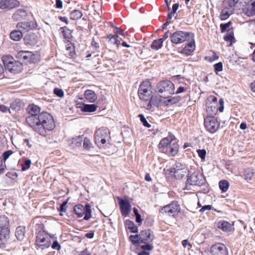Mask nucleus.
<instances>
[{
  "mask_svg": "<svg viewBox=\"0 0 255 255\" xmlns=\"http://www.w3.org/2000/svg\"><path fill=\"white\" fill-rule=\"evenodd\" d=\"M33 117L29 119L27 124L34 131L42 136H46L47 130H52L55 127L53 117L47 112H41Z\"/></svg>",
  "mask_w": 255,
  "mask_h": 255,
  "instance_id": "f257e3e1",
  "label": "nucleus"
},
{
  "mask_svg": "<svg viewBox=\"0 0 255 255\" xmlns=\"http://www.w3.org/2000/svg\"><path fill=\"white\" fill-rule=\"evenodd\" d=\"M175 137L172 133L162 139L159 144V148L161 152L169 156H175L179 151V146L177 142H173Z\"/></svg>",
  "mask_w": 255,
  "mask_h": 255,
  "instance_id": "f03ea898",
  "label": "nucleus"
},
{
  "mask_svg": "<svg viewBox=\"0 0 255 255\" xmlns=\"http://www.w3.org/2000/svg\"><path fill=\"white\" fill-rule=\"evenodd\" d=\"M1 60L6 70L11 73L16 74L20 72L23 69L22 64L14 60L10 55H4Z\"/></svg>",
  "mask_w": 255,
  "mask_h": 255,
  "instance_id": "7ed1b4c3",
  "label": "nucleus"
},
{
  "mask_svg": "<svg viewBox=\"0 0 255 255\" xmlns=\"http://www.w3.org/2000/svg\"><path fill=\"white\" fill-rule=\"evenodd\" d=\"M9 222L5 216H0V248H3L9 238Z\"/></svg>",
  "mask_w": 255,
  "mask_h": 255,
  "instance_id": "20e7f679",
  "label": "nucleus"
},
{
  "mask_svg": "<svg viewBox=\"0 0 255 255\" xmlns=\"http://www.w3.org/2000/svg\"><path fill=\"white\" fill-rule=\"evenodd\" d=\"M166 173L173 174L177 179H181L189 173V170L185 165L176 163L172 168L167 169Z\"/></svg>",
  "mask_w": 255,
  "mask_h": 255,
  "instance_id": "39448f33",
  "label": "nucleus"
},
{
  "mask_svg": "<svg viewBox=\"0 0 255 255\" xmlns=\"http://www.w3.org/2000/svg\"><path fill=\"white\" fill-rule=\"evenodd\" d=\"M73 211L78 218H81L84 215L85 220H89L92 217L91 207L89 203L86 204L85 206L76 205L74 207Z\"/></svg>",
  "mask_w": 255,
  "mask_h": 255,
  "instance_id": "423d86ee",
  "label": "nucleus"
},
{
  "mask_svg": "<svg viewBox=\"0 0 255 255\" xmlns=\"http://www.w3.org/2000/svg\"><path fill=\"white\" fill-rule=\"evenodd\" d=\"M109 136V130L106 128L102 127L95 132V143L99 147H101L106 142V140Z\"/></svg>",
  "mask_w": 255,
  "mask_h": 255,
  "instance_id": "0eeeda50",
  "label": "nucleus"
},
{
  "mask_svg": "<svg viewBox=\"0 0 255 255\" xmlns=\"http://www.w3.org/2000/svg\"><path fill=\"white\" fill-rule=\"evenodd\" d=\"M206 179L203 174L198 172H193L188 177L186 181V187L191 185L201 186L205 184Z\"/></svg>",
  "mask_w": 255,
  "mask_h": 255,
  "instance_id": "6e6552de",
  "label": "nucleus"
},
{
  "mask_svg": "<svg viewBox=\"0 0 255 255\" xmlns=\"http://www.w3.org/2000/svg\"><path fill=\"white\" fill-rule=\"evenodd\" d=\"M193 37V34L189 32L177 31L173 33L170 36L171 41L174 44L181 43L185 41L189 40L190 35Z\"/></svg>",
  "mask_w": 255,
  "mask_h": 255,
  "instance_id": "1a4fd4ad",
  "label": "nucleus"
},
{
  "mask_svg": "<svg viewBox=\"0 0 255 255\" xmlns=\"http://www.w3.org/2000/svg\"><path fill=\"white\" fill-rule=\"evenodd\" d=\"M220 123L217 119L213 116L207 117L204 119V126L206 130L211 133L216 132L220 127Z\"/></svg>",
  "mask_w": 255,
  "mask_h": 255,
  "instance_id": "9d476101",
  "label": "nucleus"
},
{
  "mask_svg": "<svg viewBox=\"0 0 255 255\" xmlns=\"http://www.w3.org/2000/svg\"><path fill=\"white\" fill-rule=\"evenodd\" d=\"M156 89L159 93H165L167 94L174 93V85L169 80H163L159 82L156 86Z\"/></svg>",
  "mask_w": 255,
  "mask_h": 255,
  "instance_id": "9b49d317",
  "label": "nucleus"
},
{
  "mask_svg": "<svg viewBox=\"0 0 255 255\" xmlns=\"http://www.w3.org/2000/svg\"><path fill=\"white\" fill-rule=\"evenodd\" d=\"M36 244L42 249H46L50 247V241L47 237L44 231H39L37 233L35 241Z\"/></svg>",
  "mask_w": 255,
  "mask_h": 255,
  "instance_id": "f8f14e48",
  "label": "nucleus"
},
{
  "mask_svg": "<svg viewBox=\"0 0 255 255\" xmlns=\"http://www.w3.org/2000/svg\"><path fill=\"white\" fill-rule=\"evenodd\" d=\"M138 94L139 98L143 101H148L151 95V91L148 82H143L138 88Z\"/></svg>",
  "mask_w": 255,
  "mask_h": 255,
  "instance_id": "ddd939ff",
  "label": "nucleus"
},
{
  "mask_svg": "<svg viewBox=\"0 0 255 255\" xmlns=\"http://www.w3.org/2000/svg\"><path fill=\"white\" fill-rule=\"evenodd\" d=\"M180 208L177 202L173 201L171 204L165 206L161 209L162 214H166L169 216L175 217L180 212Z\"/></svg>",
  "mask_w": 255,
  "mask_h": 255,
  "instance_id": "4468645a",
  "label": "nucleus"
},
{
  "mask_svg": "<svg viewBox=\"0 0 255 255\" xmlns=\"http://www.w3.org/2000/svg\"><path fill=\"white\" fill-rule=\"evenodd\" d=\"M117 199L122 215L124 217L128 216L131 211V205L129 201L119 197H117Z\"/></svg>",
  "mask_w": 255,
  "mask_h": 255,
  "instance_id": "2eb2a0df",
  "label": "nucleus"
},
{
  "mask_svg": "<svg viewBox=\"0 0 255 255\" xmlns=\"http://www.w3.org/2000/svg\"><path fill=\"white\" fill-rule=\"evenodd\" d=\"M211 255H228V251L226 246L222 243H217L210 248Z\"/></svg>",
  "mask_w": 255,
  "mask_h": 255,
  "instance_id": "dca6fc26",
  "label": "nucleus"
},
{
  "mask_svg": "<svg viewBox=\"0 0 255 255\" xmlns=\"http://www.w3.org/2000/svg\"><path fill=\"white\" fill-rule=\"evenodd\" d=\"M37 23L35 20L19 22L16 24V28L22 32H26L37 28Z\"/></svg>",
  "mask_w": 255,
  "mask_h": 255,
  "instance_id": "f3484780",
  "label": "nucleus"
},
{
  "mask_svg": "<svg viewBox=\"0 0 255 255\" xmlns=\"http://www.w3.org/2000/svg\"><path fill=\"white\" fill-rule=\"evenodd\" d=\"M139 244L151 242L155 238L153 232L148 229L141 231L138 234Z\"/></svg>",
  "mask_w": 255,
  "mask_h": 255,
  "instance_id": "a211bd4d",
  "label": "nucleus"
},
{
  "mask_svg": "<svg viewBox=\"0 0 255 255\" xmlns=\"http://www.w3.org/2000/svg\"><path fill=\"white\" fill-rule=\"evenodd\" d=\"M20 2L17 0H0V8L10 10L17 7Z\"/></svg>",
  "mask_w": 255,
  "mask_h": 255,
  "instance_id": "6ab92c4d",
  "label": "nucleus"
},
{
  "mask_svg": "<svg viewBox=\"0 0 255 255\" xmlns=\"http://www.w3.org/2000/svg\"><path fill=\"white\" fill-rule=\"evenodd\" d=\"M27 112L29 114V116H27L26 118V122L27 123L29 122V119L33 118V117H36L38 115V114H40V108L35 105H29L27 109Z\"/></svg>",
  "mask_w": 255,
  "mask_h": 255,
  "instance_id": "aec40b11",
  "label": "nucleus"
},
{
  "mask_svg": "<svg viewBox=\"0 0 255 255\" xmlns=\"http://www.w3.org/2000/svg\"><path fill=\"white\" fill-rule=\"evenodd\" d=\"M28 12L25 8H19L12 14V18L14 21H21L24 19L27 16Z\"/></svg>",
  "mask_w": 255,
  "mask_h": 255,
  "instance_id": "412c9836",
  "label": "nucleus"
},
{
  "mask_svg": "<svg viewBox=\"0 0 255 255\" xmlns=\"http://www.w3.org/2000/svg\"><path fill=\"white\" fill-rule=\"evenodd\" d=\"M23 40L26 45H33L37 43L38 38L35 33L32 32L26 34Z\"/></svg>",
  "mask_w": 255,
  "mask_h": 255,
  "instance_id": "4be33fe9",
  "label": "nucleus"
},
{
  "mask_svg": "<svg viewBox=\"0 0 255 255\" xmlns=\"http://www.w3.org/2000/svg\"><path fill=\"white\" fill-rule=\"evenodd\" d=\"M195 42L191 41L182 49L181 53L186 56L192 55L195 50Z\"/></svg>",
  "mask_w": 255,
  "mask_h": 255,
  "instance_id": "5701e85b",
  "label": "nucleus"
},
{
  "mask_svg": "<svg viewBox=\"0 0 255 255\" xmlns=\"http://www.w3.org/2000/svg\"><path fill=\"white\" fill-rule=\"evenodd\" d=\"M85 99L90 103H93L97 99V95L94 91L91 90H86L84 93Z\"/></svg>",
  "mask_w": 255,
  "mask_h": 255,
  "instance_id": "b1692460",
  "label": "nucleus"
},
{
  "mask_svg": "<svg viewBox=\"0 0 255 255\" xmlns=\"http://www.w3.org/2000/svg\"><path fill=\"white\" fill-rule=\"evenodd\" d=\"M25 228L24 226H19L15 230V237L19 241H22L25 237Z\"/></svg>",
  "mask_w": 255,
  "mask_h": 255,
  "instance_id": "393cba45",
  "label": "nucleus"
},
{
  "mask_svg": "<svg viewBox=\"0 0 255 255\" xmlns=\"http://www.w3.org/2000/svg\"><path fill=\"white\" fill-rule=\"evenodd\" d=\"M23 106V103L19 99H16L10 105L11 110L15 112L20 111Z\"/></svg>",
  "mask_w": 255,
  "mask_h": 255,
  "instance_id": "a878e982",
  "label": "nucleus"
},
{
  "mask_svg": "<svg viewBox=\"0 0 255 255\" xmlns=\"http://www.w3.org/2000/svg\"><path fill=\"white\" fill-rule=\"evenodd\" d=\"M149 101L147 104V109H151L152 106L158 107L160 103V100L156 96H151L149 97Z\"/></svg>",
  "mask_w": 255,
  "mask_h": 255,
  "instance_id": "bb28decb",
  "label": "nucleus"
},
{
  "mask_svg": "<svg viewBox=\"0 0 255 255\" xmlns=\"http://www.w3.org/2000/svg\"><path fill=\"white\" fill-rule=\"evenodd\" d=\"M224 39L226 41L230 42V46H232L233 43L235 42V38L234 36V33L232 30L230 29L227 30V34L224 36Z\"/></svg>",
  "mask_w": 255,
  "mask_h": 255,
  "instance_id": "cd10ccee",
  "label": "nucleus"
},
{
  "mask_svg": "<svg viewBox=\"0 0 255 255\" xmlns=\"http://www.w3.org/2000/svg\"><path fill=\"white\" fill-rule=\"evenodd\" d=\"M22 32L19 29L13 30L10 34V38L15 41L20 40L22 38Z\"/></svg>",
  "mask_w": 255,
  "mask_h": 255,
  "instance_id": "c85d7f7f",
  "label": "nucleus"
},
{
  "mask_svg": "<svg viewBox=\"0 0 255 255\" xmlns=\"http://www.w3.org/2000/svg\"><path fill=\"white\" fill-rule=\"evenodd\" d=\"M125 226L130 232L133 233H137L138 232L137 227L135 225L133 222L129 220H127L125 221Z\"/></svg>",
  "mask_w": 255,
  "mask_h": 255,
  "instance_id": "c756f323",
  "label": "nucleus"
},
{
  "mask_svg": "<svg viewBox=\"0 0 255 255\" xmlns=\"http://www.w3.org/2000/svg\"><path fill=\"white\" fill-rule=\"evenodd\" d=\"M97 108V106L95 104H83L81 107V109L84 112H95Z\"/></svg>",
  "mask_w": 255,
  "mask_h": 255,
  "instance_id": "7c9ffc66",
  "label": "nucleus"
},
{
  "mask_svg": "<svg viewBox=\"0 0 255 255\" xmlns=\"http://www.w3.org/2000/svg\"><path fill=\"white\" fill-rule=\"evenodd\" d=\"M83 137V135H79L72 137L70 140V143L73 147L75 146H79L81 144Z\"/></svg>",
  "mask_w": 255,
  "mask_h": 255,
  "instance_id": "2f4dec72",
  "label": "nucleus"
},
{
  "mask_svg": "<svg viewBox=\"0 0 255 255\" xmlns=\"http://www.w3.org/2000/svg\"><path fill=\"white\" fill-rule=\"evenodd\" d=\"M217 227L224 232L230 231L231 228L230 224L226 221H220L218 223Z\"/></svg>",
  "mask_w": 255,
  "mask_h": 255,
  "instance_id": "473e14b6",
  "label": "nucleus"
},
{
  "mask_svg": "<svg viewBox=\"0 0 255 255\" xmlns=\"http://www.w3.org/2000/svg\"><path fill=\"white\" fill-rule=\"evenodd\" d=\"M206 111L210 115H215L218 111L217 107L212 105V103H206Z\"/></svg>",
  "mask_w": 255,
  "mask_h": 255,
  "instance_id": "72a5a7b5",
  "label": "nucleus"
},
{
  "mask_svg": "<svg viewBox=\"0 0 255 255\" xmlns=\"http://www.w3.org/2000/svg\"><path fill=\"white\" fill-rule=\"evenodd\" d=\"M18 54L23 60H25L26 61L30 62L32 56L31 52L28 51H21Z\"/></svg>",
  "mask_w": 255,
  "mask_h": 255,
  "instance_id": "f704fd0d",
  "label": "nucleus"
},
{
  "mask_svg": "<svg viewBox=\"0 0 255 255\" xmlns=\"http://www.w3.org/2000/svg\"><path fill=\"white\" fill-rule=\"evenodd\" d=\"M163 42L161 39L154 40L151 44L150 47L152 50H158L162 46Z\"/></svg>",
  "mask_w": 255,
  "mask_h": 255,
  "instance_id": "c9c22d12",
  "label": "nucleus"
},
{
  "mask_svg": "<svg viewBox=\"0 0 255 255\" xmlns=\"http://www.w3.org/2000/svg\"><path fill=\"white\" fill-rule=\"evenodd\" d=\"M220 190L222 192H225L227 191L229 187V183L227 180H222L219 183Z\"/></svg>",
  "mask_w": 255,
  "mask_h": 255,
  "instance_id": "e433bc0d",
  "label": "nucleus"
},
{
  "mask_svg": "<svg viewBox=\"0 0 255 255\" xmlns=\"http://www.w3.org/2000/svg\"><path fill=\"white\" fill-rule=\"evenodd\" d=\"M82 16V13L79 10L75 9L70 14V17L71 19L77 20L80 18Z\"/></svg>",
  "mask_w": 255,
  "mask_h": 255,
  "instance_id": "4c0bfd02",
  "label": "nucleus"
},
{
  "mask_svg": "<svg viewBox=\"0 0 255 255\" xmlns=\"http://www.w3.org/2000/svg\"><path fill=\"white\" fill-rule=\"evenodd\" d=\"M181 100V97L178 96L171 97L166 101H165V104L166 105H172L179 102Z\"/></svg>",
  "mask_w": 255,
  "mask_h": 255,
  "instance_id": "58836bf2",
  "label": "nucleus"
},
{
  "mask_svg": "<svg viewBox=\"0 0 255 255\" xmlns=\"http://www.w3.org/2000/svg\"><path fill=\"white\" fill-rule=\"evenodd\" d=\"M254 173L253 172L252 170L250 169H248L245 170V179L247 181L251 180Z\"/></svg>",
  "mask_w": 255,
  "mask_h": 255,
  "instance_id": "ea45409f",
  "label": "nucleus"
},
{
  "mask_svg": "<svg viewBox=\"0 0 255 255\" xmlns=\"http://www.w3.org/2000/svg\"><path fill=\"white\" fill-rule=\"evenodd\" d=\"M230 15L231 14L229 13L227 9H223L221 12L220 17L222 20H224L227 19L230 16Z\"/></svg>",
  "mask_w": 255,
  "mask_h": 255,
  "instance_id": "a19ab883",
  "label": "nucleus"
},
{
  "mask_svg": "<svg viewBox=\"0 0 255 255\" xmlns=\"http://www.w3.org/2000/svg\"><path fill=\"white\" fill-rule=\"evenodd\" d=\"M31 164V161L29 159L26 158L24 160V162L23 164H22L21 166V170L22 171H25L27 169H29L30 167V165Z\"/></svg>",
  "mask_w": 255,
  "mask_h": 255,
  "instance_id": "79ce46f5",
  "label": "nucleus"
},
{
  "mask_svg": "<svg viewBox=\"0 0 255 255\" xmlns=\"http://www.w3.org/2000/svg\"><path fill=\"white\" fill-rule=\"evenodd\" d=\"M83 147L87 150L90 149L92 147L90 140L87 137H85L83 139Z\"/></svg>",
  "mask_w": 255,
  "mask_h": 255,
  "instance_id": "37998d69",
  "label": "nucleus"
},
{
  "mask_svg": "<svg viewBox=\"0 0 255 255\" xmlns=\"http://www.w3.org/2000/svg\"><path fill=\"white\" fill-rule=\"evenodd\" d=\"M60 29L61 30L62 36L65 39H68L70 38V31L69 29L65 27L60 28Z\"/></svg>",
  "mask_w": 255,
  "mask_h": 255,
  "instance_id": "c03bdc74",
  "label": "nucleus"
},
{
  "mask_svg": "<svg viewBox=\"0 0 255 255\" xmlns=\"http://www.w3.org/2000/svg\"><path fill=\"white\" fill-rule=\"evenodd\" d=\"M138 117L140 119V122L145 127L150 128L151 127V126L147 122L143 115L139 114L138 115Z\"/></svg>",
  "mask_w": 255,
  "mask_h": 255,
  "instance_id": "a18cd8bd",
  "label": "nucleus"
},
{
  "mask_svg": "<svg viewBox=\"0 0 255 255\" xmlns=\"http://www.w3.org/2000/svg\"><path fill=\"white\" fill-rule=\"evenodd\" d=\"M214 71L216 74L223 70V64L221 62H218L214 65Z\"/></svg>",
  "mask_w": 255,
  "mask_h": 255,
  "instance_id": "49530a36",
  "label": "nucleus"
},
{
  "mask_svg": "<svg viewBox=\"0 0 255 255\" xmlns=\"http://www.w3.org/2000/svg\"><path fill=\"white\" fill-rule=\"evenodd\" d=\"M149 243H144V245L140 246V248L145 251H151L153 249V246Z\"/></svg>",
  "mask_w": 255,
  "mask_h": 255,
  "instance_id": "de8ad7c7",
  "label": "nucleus"
},
{
  "mask_svg": "<svg viewBox=\"0 0 255 255\" xmlns=\"http://www.w3.org/2000/svg\"><path fill=\"white\" fill-rule=\"evenodd\" d=\"M129 240L133 244H139L138 235H130Z\"/></svg>",
  "mask_w": 255,
  "mask_h": 255,
  "instance_id": "09e8293b",
  "label": "nucleus"
},
{
  "mask_svg": "<svg viewBox=\"0 0 255 255\" xmlns=\"http://www.w3.org/2000/svg\"><path fill=\"white\" fill-rule=\"evenodd\" d=\"M197 152L202 160H205L206 155V151L205 149H198L197 150Z\"/></svg>",
  "mask_w": 255,
  "mask_h": 255,
  "instance_id": "8fccbe9b",
  "label": "nucleus"
},
{
  "mask_svg": "<svg viewBox=\"0 0 255 255\" xmlns=\"http://www.w3.org/2000/svg\"><path fill=\"white\" fill-rule=\"evenodd\" d=\"M231 24V21H229L226 23H221L220 25L221 32H225L230 27Z\"/></svg>",
  "mask_w": 255,
  "mask_h": 255,
  "instance_id": "3c124183",
  "label": "nucleus"
},
{
  "mask_svg": "<svg viewBox=\"0 0 255 255\" xmlns=\"http://www.w3.org/2000/svg\"><path fill=\"white\" fill-rule=\"evenodd\" d=\"M53 92L58 97L62 98L64 96V92L61 89L55 88L54 89Z\"/></svg>",
  "mask_w": 255,
  "mask_h": 255,
  "instance_id": "603ef678",
  "label": "nucleus"
},
{
  "mask_svg": "<svg viewBox=\"0 0 255 255\" xmlns=\"http://www.w3.org/2000/svg\"><path fill=\"white\" fill-rule=\"evenodd\" d=\"M67 204V200L65 201L62 202V203L60 205L59 208H58V210L60 212H64L65 213L67 211V206L66 205Z\"/></svg>",
  "mask_w": 255,
  "mask_h": 255,
  "instance_id": "864d4df0",
  "label": "nucleus"
},
{
  "mask_svg": "<svg viewBox=\"0 0 255 255\" xmlns=\"http://www.w3.org/2000/svg\"><path fill=\"white\" fill-rule=\"evenodd\" d=\"M12 153L13 152L11 150L4 151L2 155L3 160L6 161Z\"/></svg>",
  "mask_w": 255,
  "mask_h": 255,
  "instance_id": "5fc2aeb1",
  "label": "nucleus"
},
{
  "mask_svg": "<svg viewBox=\"0 0 255 255\" xmlns=\"http://www.w3.org/2000/svg\"><path fill=\"white\" fill-rule=\"evenodd\" d=\"M118 35H114L112 34H109L107 36V39L109 40V41L111 44H114L116 41L117 38H118Z\"/></svg>",
  "mask_w": 255,
  "mask_h": 255,
  "instance_id": "6e6d98bb",
  "label": "nucleus"
},
{
  "mask_svg": "<svg viewBox=\"0 0 255 255\" xmlns=\"http://www.w3.org/2000/svg\"><path fill=\"white\" fill-rule=\"evenodd\" d=\"M52 248L57 251H59L60 250L61 246L57 240L53 242L52 245Z\"/></svg>",
  "mask_w": 255,
  "mask_h": 255,
  "instance_id": "4d7b16f0",
  "label": "nucleus"
},
{
  "mask_svg": "<svg viewBox=\"0 0 255 255\" xmlns=\"http://www.w3.org/2000/svg\"><path fill=\"white\" fill-rule=\"evenodd\" d=\"M0 111L3 113H7L8 112L11 113L10 109L8 107L3 105H0Z\"/></svg>",
  "mask_w": 255,
  "mask_h": 255,
  "instance_id": "13d9d810",
  "label": "nucleus"
},
{
  "mask_svg": "<svg viewBox=\"0 0 255 255\" xmlns=\"http://www.w3.org/2000/svg\"><path fill=\"white\" fill-rule=\"evenodd\" d=\"M208 102L210 103H213L214 104L217 103V98L214 96H210L207 99Z\"/></svg>",
  "mask_w": 255,
  "mask_h": 255,
  "instance_id": "bf43d9fd",
  "label": "nucleus"
},
{
  "mask_svg": "<svg viewBox=\"0 0 255 255\" xmlns=\"http://www.w3.org/2000/svg\"><path fill=\"white\" fill-rule=\"evenodd\" d=\"M178 7H179V3H174L172 6V10L170 11L171 14H174L176 12Z\"/></svg>",
  "mask_w": 255,
  "mask_h": 255,
  "instance_id": "052dcab7",
  "label": "nucleus"
},
{
  "mask_svg": "<svg viewBox=\"0 0 255 255\" xmlns=\"http://www.w3.org/2000/svg\"><path fill=\"white\" fill-rule=\"evenodd\" d=\"M212 207L211 205H205L203 206L201 209L200 210V212H204L206 210H211Z\"/></svg>",
  "mask_w": 255,
  "mask_h": 255,
  "instance_id": "680f3d73",
  "label": "nucleus"
},
{
  "mask_svg": "<svg viewBox=\"0 0 255 255\" xmlns=\"http://www.w3.org/2000/svg\"><path fill=\"white\" fill-rule=\"evenodd\" d=\"M239 0H229V5L230 7H234Z\"/></svg>",
  "mask_w": 255,
  "mask_h": 255,
  "instance_id": "e2e57ef3",
  "label": "nucleus"
},
{
  "mask_svg": "<svg viewBox=\"0 0 255 255\" xmlns=\"http://www.w3.org/2000/svg\"><path fill=\"white\" fill-rule=\"evenodd\" d=\"M56 7L57 8H62L63 7V3L61 0H56Z\"/></svg>",
  "mask_w": 255,
  "mask_h": 255,
  "instance_id": "0e129e2a",
  "label": "nucleus"
},
{
  "mask_svg": "<svg viewBox=\"0 0 255 255\" xmlns=\"http://www.w3.org/2000/svg\"><path fill=\"white\" fill-rule=\"evenodd\" d=\"M213 54L212 57H210L209 60V61L210 62H212L215 60H216L219 58V56H217L214 52H213Z\"/></svg>",
  "mask_w": 255,
  "mask_h": 255,
  "instance_id": "69168bd1",
  "label": "nucleus"
},
{
  "mask_svg": "<svg viewBox=\"0 0 255 255\" xmlns=\"http://www.w3.org/2000/svg\"><path fill=\"white\" fill-rule=\"evenodd\" d=\"M250 9L252 10L253 14H255V1H253L250 6Z\"/></svg>",
  "mask_w": 255,
  "mask_h": 255,
  "instance_id": "338daca9",
  "label": "nucleus"
},
{
  "mask_svg": "<svg viewBox=\"0 0 255 255\" xmlns=\"http://www.w3.org/2000/svg\"><path fill=\"white\" fill-rule=\"evenodd\" d=\"M79 255H92L87 249H86L84 251L81 252V253Z\"/></svg>",
  "mask_w": 255,
  "mask_h": 255,
  "instance_id": "774afa93",
  "label": "nucleus"
}]
</instances>
